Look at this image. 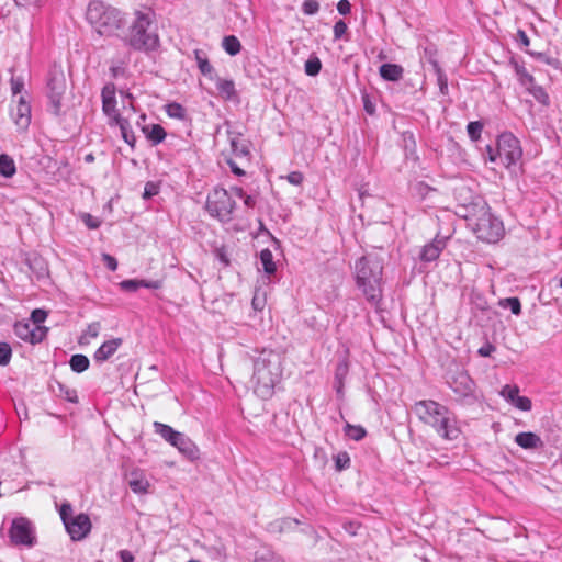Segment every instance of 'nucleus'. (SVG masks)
Returning a JSON list of instances; mask_svg holds the SVG:
<instances>
[{
	"instance_id": "obj_34",
	"label": "nucleus",
	"mask_w": 562,
	"mask_h": 562,
	"mask_svg": "<svg viewBox=\"0 0 562 562\" xmlns=\"http://www.w3.org/2000/svg\"><path fill=\"white\" fill-rule=\"evenodd\" d=\"M260 262L265 272L272 274L276 272V263L273 261V255L269 249H262L260 251Z\"/></svg>"
},
{
	"instance_id": "obj_7",
	"label": "nucleus",
	"mask_w": 562,
	"mask_h": 562,
	"mask_svg": "<svg viewBox=\"0 0 562 562\" xmlns=\"http://www.w3.org/2000/svg\"><path fill=\"white\" fill-rule=\"evenodd\" d=\"M487 159L496 164L499 161L507 169L515 168L522 157L519 139L512 133H503L498 136L496 148L486 147Z\"/></svg>"
},
{
	"instance_id": "obj_28",
	"label": "nucleus",
	"mask_w": 562,
	"mask_h": 562,
	"mask_svg": "<svg viewBox=\"0 0 562 562\" xmlns=\"http://www.w3.org/2000/svg\"><path fill=\"white\" fill-rule=\"evenodd\" d=\"M16 172L14 160L7 154L0 155V175L4 178H12Z\"/></svg>"
},
{
	"instance_id": "obj_19",
	"label": "nucleus",
	"mask_w": 562,
	"mask_h": 562,
	"mask_svg": "<svg viewBox=\"0 0 562 562\" xmlns=\"http://www.w3.org/2000/svg\"><path fill=\"white\" fill-rule=\"evenodd\" d=\"M172 447L177 448L178 451L187 459L194 461L200 458V450L198 446L184 434L180 432L176 437Z\"/></svg>"
},
{
	"instance_id": "obj_42",
	"label": "nucleus",
	"mask_w": 562,
	"mask_h": 562,
	"mask_svg": "<svg viewBox=\"0 0 562 562\" xmlns=\"http://www.w3.org/2000/svg\"><path fill=\"white\" fill-rule=\"evenodd\" d=\"M336 470L342 471L350 467V457L348 452L340 451L334 457Z\"/></svg>"
},
{
	"instance_id": "obj_64",
	"label": "nucleus",
	"mask_w": 562,
	"mask_h": 562,
	"mask_svg": "<svg viewBox=\"0 0 562 562\" xmlns=\"http://www.w3.org/2000/svg\"><path fill=\"white\" fill-rule=\"evenodd\" d=\"M518 34H519V37L521 40V43L524 45L528 46L529 45V38H528L527 34L524 31H519Z\"/></svg>"
},
{
	"instance_id": "obj_15",
	"label": "nucleus",
	"mask_w": 562,
	"mask_h": 562,
	"mask_svg": "<svg viewBox=\"0 0 562 562\" xmlns=\"http://www.w3.org/2000/svg\"><path fill=\"white\" fill-rule=\"evenodd\" d=\"M499 394L506 402L520 411L528 412L531 409V401L527 396L519 395L517 385L506 384Z\"/></svg>"
},
{
	"instance_id": "obj_44",
	"label": "nucleus",
	"mask_w": 562,
	"mask_h": 562,
	"mask_svg": "<svg viewBox=\"0 0 562 562\" xmlns=\"http://www.w3.org/2000/svg\"><path fill=\"white\" fill-rule=\"evenodd\" d=\"M12 357V349L9 344L0 342V366H7Z\"/></svg>"
},
{
	"instance_id": "obj_12",
	"label": "nucleus",
	"mask_w": 562,
	"mask_h": 562,
	"mask_svg": "<svg viewBox=\"0 0 562 562\" xmlns=\"http://www.w3.org/2000/svg\"><path fill=\"white\" fill-rule=\"evenodd\" d=\"M9 537L18 546L33 547L35 542L31 522L25 518H16L12 521Z\"/></svg>"
},
{
	"instance_id": "obj_48",
	"label": "nucleus",
	"mask_w": 562,
	"mask_h": 562,
	"mask_svg": "<svg viewBox=\"0 0 562 562\" xmlns=\"http://www.w3.org/2000/svg\"><path fill=\"white\" fill-rule=\"evenodd\" d=\"M10 85H11L12 94L18 95L22 92V90L24 88V80L22 77L12 76V78L10 80Z\"/></svg>"
},
{
	"instance_id": "obj_56",
	"label": "nucleus",
	"mask_w": 562,
	"mask_h": 562,
	"mask_svg": "<svg viewBox=\"0 0 562 562\" xmlns=\"http://www.w3.org/2000/svg\"><path fill=\"white\" fill-rule=\"evenodd\" d=\"M535 56H536L539 60H541V61H543V63H546V64H548V65H550V66H553V67H555V68H557V67H558V65H559V60H558L557 58L549 57V56H547V55H546V54H543V53H537V54H535Z\"/></svg>"
},
{
	"instance_id": "obj_62",
	"label": "nucleus",
	"mask_w": 562,
	"mask_h": 562,
	"mask_svg": "<svg viewBox=\"0 0 562 562\" xmlns=\"http://www.w3.org/2000/svg\"><path fill=\"white\" fill-rule=\"evenodd\" d=\"M228 165L235 175L243 176L245 173L244 170L240 169L234 161L228 160Z\"/></svg>"
},
{
	"instance_id": "obj_1",
	"label": "nucleus",
	"mask_w": 562,
	"mask_h": 562,
	"mask_svg": "<svg viewBox=\"0 0 562 562\" xmlns=\"http://www.w3.org/2000/svg\"><path fill=\"white\" fill-rule=\"evenodd\" d=\"M414 413L426 425L431 426L443 439L456 440L461 434L456 415L445 405L432 401L416 402Z\"/></svg>"
},
{
	"instance_id": "obj_21",
	"label": "nucleus",
	"mask_w": 562,
	"mask_h": 562,
	"mask_svg": "<svg viewBox=\"0 0 562 562\" xmlns=\"http://www.w3.org/2000/svg\"><path fill=\"white\" fill-rule=\"evenodd\" d=\"M515 442L524 449H537L542 446L541 438L533 432H519L515 437Z\"/></svg>"
},
{
	"instance_id": "obj_49",
	"label": "nucleus",
	"mask_w": 562,
	"mask_h": 562,
	"mask_svg": "<svg viewBox=\"0 0 562 562\" xmlns=\"http://www.w3.org/2000/svg\"><path fill=\"white\" fill-rule=\"evenodd\" d=\"M138 289L139 288H146V289H153L158 290L162 286L161 280H138L137 279Z\"/></svg>"
},
{
	"instance_id": "obj_54",
	"label": "nucleus",
	"mask_w": 562,
	"mask_h": 562,
	"mask_svg": "<svg viewBox=\"0 0 562 562\" xmlns=\"http://www.w3.org/2000/svg\"><path fill=\"white\" fill-rule=\"evenodd\" d=\"M102 259H103L104 265L106 266V268L110 271H115L117 269V261L111 255L104 254Z\"/></svg>"
},
{
	"instance_id": "obj_29",
	"label": "nucleus",
	"mask_w": 562,
	"mask_h": 562,
	"mask_svg": "<svg viewBox=\"0 0 562 562\" xmlns=\"http://www.w3.org/2000/svg\"><path fill=\"white\" fill-rule=\"evenodd\" d=\"M69 366L74 372L82 373L89 368L90 361L87 356L77 353L71 356Z\"/></svg>"
},
{
	"instance_id": "obj_50",
	"label": "nucleus",
	"mask_w": 562,
	"mask_h": 562,
	"mask_svg": "<svg viewBox=\"0 0 562 562\" xmlns=\"http://www.w3.org/2000/svg\"><path fill=\"white\" fill-rule=\"evenodd\" d=\"M348 26L342 20L337 21L334 25V38H341L346 34Z\"/></svg>"
},
{
	"instance_id": "obj_35",
	"label": "nucleus",
	"mask_w": 562,
	"mask_h": 562,
	"mask_svg": "<svg viewBox=\"0 0 562 562\" xmlns=\"http://www.w3.org/2000/svg\"><path fill=\"white\" fill-rule=\"evenodd\" d=\"M345 435L355 441H360L366 437L367 431L360 425H351L347 423L345 426Z\"/></svg>"
},
{
	"instance_id": "obj_11",
	"label": "nucleus",
	"mask_w": 562,
	"mask_h": 562,
	"mask_svg": "<svg viewBox=\"0 0 562 562\" xmlns=\"http://www.w3.org/2000/svg\"><path fill=\"white\" fill-rule=\"evenodd\" d=\"M452 392L462 401L475 400V383L467 372H458L448 380Z\"/></svg>"
},
{
	"instance_id": "obj_18",
	"label": "nucleus",
	"mask_w": 562,
	"mask_h": 562,
	"mask_svg": "<svg viewBox=\"0 0 562 562\" xmlns=\"http://www.w3.org/2000/svg\"><path fill=\"white\" fill-rule=\"evenodd\" d=\"M448 237L436 236L429 244L425 245L420 251V260L424 262L435 261L447 246Z\"/></svg>"
},
{
	"instance_id": "obj_17",
	"label": "nucleus",
	"mask_w": 562,
	"mask_h": 562,
	"mask_svg": "<svg viewBox=\"0 0 562 562\" xmlns=\"http://www.w3.org/2000/svg\"><path fill=\"white\" fill-rule=\"evenodd\" d=\"M126 480L131 491L137 495H145L149 492L150 483L144 470L135 468L126 474Z\"/></svg>"
},
{
	"instance_id": "obj_32",
	"label": "nucleus",
	"mask_w": 562,
	"mask_h": 562,
	"mask_svg": "<svg viewBox=\"0 0 562 562\" xmlns=\"http://www.w3.org/2000/svg\"><path fill=\"white\" fill-rule=\"evenodd\" d=\"M514 65V69H515V72H516V76L518 78V81L519 83L527 88L529 85H531L533 81H535V78L532 77V75H530L527 69L525 68L524 65L515 61L513 63Z\"/></svg>"
},
{
	"instance_id": "obj_58",
	"label": "nucleus",
	"mask_w": 562,
	"mask_h": 562,
	"mask_svg": "<svg viewBox=\"0 0 562 562\" xmlns=\"http://www.w3.org/2000/svg\"><path fill=\"white\" fill-rule=\"evenodd\" d=\"M241 200H243L245 206L248 207V209H254L255 205H256V198L252 196V195H249L247 193L244 194Z\"/></svg>"
},
{
	"instance_id": "obj_47",
	"label": "nucleus",
	"mask_w": 562,
	"mask_h": 562,
	"mask_svg": "<svg viewBox=\"0 0 562 562\" xmlns=\"http://www.w3.org/2000/svg\"><path fill=\"white\" fill-rule=\"evenodd\" d=\"M81 220L86 226L90 229H97L101 225V221L98 217L92 216L89 213H83Z\"/></svg>"
},
{
	"instance_id": "obj_9",
	"label": "nucleus",
	"mask_w": 562,
	"mask_h": 562,
	"mask_svg": "<svg viewBox=\"0 0 562 562\" xmlns=\"http://www.w3.org/2000/svg\"><path fill=\"white\" fill-rule=\"evenodd\" d=\"M236 203L227 190L215 188L209 193L205 209L207 213L221 222H229Z\"/></svg>"
},
{
	"instance_id": "obj_30",
	"label": "nucleus",
	"mask_w": 562,
	"mask_h": 562,
	"mask_svg": "<svg viewBox=\"0 0 562 562\" xmlns=\"http://www.w3.org/2000/svg\"><path fill=\"white\" fill-rule=\"evenodd\" d=\"M222 47L228 55L236 56L241 49V44L235 35H227L222 41Z\"/></svg>"
},
{
	"instance_id": "obj_6",
	"label": "nucleus",
	"mask_w": 562,
	"mask_h": 562,
	"mask_svg": "<svg viewBox=\"0 0 562 562\" xmlns=\"http://www.w3.org/2000/svg\"><path fill=\"white\" fill-rule=\"evenodd\" d=\"M464 217L468 226L479 239L486 243H496L503 237V223L490 212L486 203L482 202L477 205V213L464 215Z\"/></svg>"
},
{
	"instance_id": "obj_53",
	"label": "nucleus",
	"mask_w": 562,
	"mask_h": 562,
	"mask_svg": "<svg viewBox=\"0 0 562 562\" xmlns=\"http://www.w3.org/2000/svg\"><path fill=\"white\" fill-rule=\"evenodd\" d=\"M255 562H279L276 555L271 552L258 553L255 558Z\"/></svg>"
},
{
	"instance_id": "obj_4",
	"label": "nucleus",
	"mask_w": 562,
	"mask_h": 562,
	"mask_svg": "<svg viewBox=\"0 0 562 562\" xmlns=\"http://www.w3.org/2000/svg\"><path fill=\"white\" fill-rule=\"evenodd\" d=\"M86 19L100 36H116L126 24L121 10L99 0L89 2Z\"/></svg>"
},
{
	"instance_id": "obj_60",
	"label": "nucleus",
	"mask_w": 562,
	"mask_h": 562,
	"mask_svg": "<svg viewBox=\"0 0 562 562\" xmlns=\"http://www.w3.org/2000/svg\"><path fill=\"white\" fill-rule=\"evenodd\" d=\"M119 555L122 562H134L133 554L127 550H121Z\"/></svg>"
},
{
	"instance_id": "obj_14",
	"label": "nucleus",
	"mask_w": 562,
	"mask_h": 562,
	"mask_svg": "<svg viewBox=\"0 0 562 562\" xmlns=\"http://www.w3.org/2000/svg\"><path fill=\"white\" fill-rule=\"evenodd\" d=\"M225 125L227 126V136L232 153L236 157L247 158L250 155L249 142L243 136L241 132L233 130L228 122H226Z\"/></svg>"
},
{
	"instance_id": "obj_59",
	"label": "nucleus",
	"mask_w": 562,
	"mask_h": 562,
	"mask_svg": "<svg viewBox=\"0 0 562 562\" xmlns=\"http://www.w3.org/2000/svg\"><path fill=\"white\" fill-rule=\"evenodd\" d=\"M363 108L368 114H373L375 112L374 104L370 101V99L366 95L363 97Z\"/></svg>"
},
{
	"instance_id": "obj_37",
	"label": "nucleus",
	"mask_w": 562,
	"mask_h": 562,
	"mask_svg": "<svg viewBox=\"0 0 562 562\" xmlns=\"http://www.w3.org/2000/svg\"><path fill=\"white\" fill-rule=\"evenodd\" d=\"M166 113L169 117L184 120L186 109L177 102H171L166 105Z\"/></svg>"
},
{
	"instance_id": "obj_63",
	"label": "nucleus",
	"mask_w": 562,
	"mask_h": 562,
	"mask_svg": "<svg viewBox=\"0 0 562 562\" xmlns=\"http://www.w3.org/2000/svg\"><path fill=\"white\" fill-rule=\"evenodd\" d=\"M123 70L124 69L122 67H120V66H112L110 68L111 75L114 78H117L119 76H121L123 74Z\"/></svg>"
},
{
	"instance_id": "obj_10",
	"label": "nucleus",
	"mask_w": 562,
	"mask_h": 562,
	"mask_svg": "<svg viewBox=\"0 0 562 562\" xmlns=\"http://www.w3.org/2000/svg\"><path fill=\"white\" fill-rule=\"evenodd\" d=\"M66 91V78L60 67H54L48 72L47 95L49 99L50 112L58 116L61 113L63 97Z\"/></svg>"
},
{
	"instance_id": "obj_22",
	"label": "nucleus",
	"mask_w": 562,
	"mask_h": 562,
	"mask_svg": "<svg viewBox=\"0 0 562 562\" xmlns=\"http://www.w3.org/2000/svg\"><path fill=\"white\" fill-rule=\"evenodd\" d=\"M380 76L387 81H398L403 77L404 69L397 64H383L379 69Z\"/></svg>"
},
{
	"instance_id": "obj_31",
	"label": "nucleus",
	"mask_w": 562,
	"mask_h": 562,
	"mask_svg": "<svg viewBox=\"0 0 562 562\" xmlns=\"http://www.w3.org/2000/svg\"><path fill=\"white\" fill-rule=\"evenodd\" d=\"M526 90L541 104L548 105L549 104V95L546 92V90L536 83L533 81L531 85H529Z\"/></svg>"
},
{
	"instance_id": "obj_2",
	"label": "nucleus",
	"mask_w": 562,
	"mask_h": 562,
	"mask_svg": "<svg viewBox=\"0 0 562 562\" xmlns=\"http://www.w3.org/2000/svg\"><path fill=\"white\" fill-rule=\"evenodd\" d=\"M282 374L280 355L272 350H262L254 362L251 383L254 393L268 400L274 393V386Z\"/></svg>"
},
{
	"instance_id": "obj_61",
	"label": "nucleus",
	"mask_w": 562,
	"mask_h": 562,
	"mask_svg": "<svg viewBox=\"0 0 562 562\" xmlns=\"http://www.w3.org/2000/svg\"><path fill=\"white\" fill-rule=\"evenodd\" d=\"M228 193L232 195V199L234 196L241 199L246 192L240 187H232Z\"/></svg>"
},
{
	"instance_id": "obj_45",
	"label": "nucleus",
	"mask_w": 562,
	"mask_h": 562,
	"mask_svg": "<svg viewBox=\"0 0 562 562\" xmlns=\"http://www.w3.org/2000/svg\"><path fill=\"white\" fill-rule=\"evenodd\" d=\"M302 11L305 15H314L319 11V3L316 0H305L302 3Z\"/></svg>"
},
{
	"instance_id": "obj_33",
	"label": "nucleus",
	"mask_w": 562,
	"mask_h": 562,
	"mask_svg": "<svg viewBox=\"0 0 562 562\" xmlns=\"http://www.w3.org/2000/svg\"><path fill=\"white\" fill-rule=\"evenodd\" d=\"M101 330V324L99 322H93L89 324L81 335L79 339V344H90L91 339H94L99 336Z\"/></svg>"
},
{
	"instance_id": "obj_40",
	"label": "nucleus",
	"mask_w": 562,
	"mask_h": 562,
	"mask_svg": "<svg viewBox=\"0 0 562 562\" xmlns=\"http://www.w3.org/2000/svg\"><path fill=\"white\" fill-rule=\"evenodd\" d=\"M32 325L29 323L18 322L14 324V334L25 342H29Z\"/></svg>"
},
{
	"instance_id": "obj_26",
	"label": "nucleus",
	"mask_w": 562,
	"mask_h": 562,
	"mask_svg": "<svg viewBox=\"0 0 562 562\" xmlns=\"http://www.w3.org/2000/svg\"><path fill=\"white\" fill-rule=\"evenodd\" d=\"M154 429L155 432L158 434L162 439H165L167 442H169L171 446L176 440V437L180 434L179 431L175 430L169 425L155 422L154 423Z\"/></svg>"
},
{
	"instance_id": "obj_55",
	"label": "nucleus",
	"mask_w": 562,
	"mask_h": 562,
	"mask_svg": "<svg viewBox=\"0 0 562 562\" xmlns=\"http://www.w3.org/2000/svg\"><path fill=\"white\" fill-rule=\"evenodd\" d=\"M337 10H338L339 14L347 15L351 11V4L348 0H340L337 3Z\"/></svg>"
},
{
	"instance_id": "obj_38",
	"label": "nucleus",
	"mask_w": 562,
	"mask_h": 562,
	"mask_svg": "<svg viewBox=\"0 0 562 562\" xmlns=\"http://www.w3.org/2000/svg\"><path fill=\"white\" fill-rule=\"evenodd\" d=\"M304 69H305V74L307 76L314 77V76L318 75L322 69V63H321L319 58L317 56H311L305 61Z\"/></svg>"
},
{
	"instance_id": "obj_39",
	"label": "nucleus",
	"mask_w": 562,
	"mask_h": 562,
	"mask_svg": "<svg viewBox=\"0 0 562 562\" xmlns=\"http://www.w3.org/2000/svg\"><path fill=\"white\" fill-rule=\"evenodd\" d=\"M499 305L504 308H509L514 315H520L521 313V303L518 297L501 300Z\"/></svg>"
},
{
	"instance_id": "obj_16",
	"label": "nucleus",
	"mask_w": 562,
	"mask_h": 562,
	"mask_svg": "<svg viewBox=\"0 0 562 562\" xmlns=\"http://www.w3.org/2000/svg\"><path fill=\"white\" fill-rule=\"evenodd\" d=\"M11 116L20 131H25L31 123V105L20 95L16 105L11 110Z\"/></svg>"
},
{
	"instance_id": "obj_25",
	"label": "nucleus",
	"mask_w": 562,
	"mask_h": 562,
	"mask_svg": "<svg viewBox=\"0 0 562 562\" xmlns=\"http://www.w3.org/2000/svg\"><path fill=\"white\" fill-rule=\"evenodd\" d=\"M194 57H195V61L198 64L199 70L205 77H209L210 79H213L214 68L210 64V61H209V59L206 57V54L204 52L200 50V49H195L194 50Z\"/></svg>"
},
{
	"instance_id": "obj_23",
	"label": "nucleus",
	"mask_w": 562,
	"mask_h": 562,
	"mask_svg": "<svg viewBox=\"0 0 562 562\" xmlns=\"http://www.w3.org/2000/svg\"><path fill=\"white\" fill-rule=\"evenodd\" d=\"M142 131L153 145L160 144L167 135L165 128L159 124L144 125Z\"/></svg>"
},
{
	"instance_id": "obj_20",
	"label": "nucleus",
	"mask_w": 562,
	"mask_h": 562,
	"mask_svg": "<svg viewBox=\"0 0 562 562\" xmlns=\"http://www.w3.org/2000/svg\"><path fill=\"white\" fill-rule=\"evenodd\" d=\"M122 345L121 338H113L104 341L94 352L93 359L97 362H104L109 360Z\"/></svg>"
},
{
	"instance_id": "obj_27",
	"label": "nucleus",
	"mask_w": 562,
	"mask_h": 562,
	"mask_svg": "<svg viewBox=\"0 0 562 562\" xmlns=\"http://www.w3.org/2000/svg\"><path fill=\"white\" fill-rule=\"evenodd\" d=\"M216 88L222 98L231 100L236 94L235 83L229 79L216 78Z\"/></svg>"
},
{
	"instance_id": "obj_5",
	"label": "nucleus",
	"mask_w": 562,
	"mask_h": 562,
	"mask_svg": "<svg viewBox=\"0 0 562 562\" xmlns=\"http://www.w3.org/2000/svg\"><path fill=\"white\" fill-rule=\"evenodd\" d=\"M154 12L136 11L128 33L123 38L125 45L135 50L151 52L159 46V36L153 27Z\"/></svg>"
},
{
	"instance_id": "obj_24",
	"label": "nucleus",
	"mask_w": 562,
	"mask_h": 562,
	"mask_svg": "<svg viewBox=\"0 0 562 562\" xmlns=\"http://www.w3.org/2000/svg\"><path fill=\"white\" fill-rule=\"evenodd\" d=\"M114 126H117L121 131L122 138L126 144H128L132 148L135 147L136 137L134 135L133 128L127 119L122 117L114 122Z\"/></svg>"
},
{
	"instance_id": "obj_57",
	"label": "nucleus",
	"mask_w": 562,
	"mask_h": 562,
	"mask_svg": "<svg viewBox=\"0 0 562 562\" xmlns=\"http://www.w3.org/2000/svg\"><path fill=\"white\" fill-rule=\"evenodd\" d=\"M495 351V346L492 344H485L479 349V355L482 357H490Z\"/></svg>"
},
{
	"instance_id": "obj_52",
	"label": "nucleus",
	"mask_w": 562,
	"mask_h": 562,
	"mask_svg": "<svg viewBox=\"0 0 562 562\" xmlns=\"http://www.w3.org/2000/svg\"><path fill=\"white\" fill-rule=\"evenodd\" d=\"M286 179L291 184L300 186L304 180V176L300 171H292L286 176Z\"/></svg>"
},
{
	"instance_id": "obj_3",
	"label": "nucleus",
	"mask_w": 562,
	"mask_h": 562,
	"mask_svg": "<svg viewBox=\"0 0 562 562\" xmlns=\"http://www.w3.org/2000/svg\"><path fill=\"white\" fill-rule=\"evenodd\" d=\"M356 283L366 299L378 305L382 299L383 261L375 255H366L355 263Z\"/></svg>"
},
{
	"instance_id": "obj_51",
	"label": "nucleus",
	"mask_w": 562,
	"mask_h": 562,
	"mask_svg": "<svg viewBox=\"0 0 562 562\" xmlns=\"http://www.w3.org/2000/svg\"><path fill=\"white\" fill-rule=\"evenodd\" d=\"M120 288L126 292H135L138 290L137 279H127L120 282Z\"/></svg>"
},
{
	"instance_id": "obj_8",
	"label": "nucleus",
	"mask_w": 562,
	"mask_h": 562,
	"mask_svg": "<svg viewBox=\"0 0 562 562\" xmlns=\"http://www.w3.org/2000/svg\"><path fill=\"white\" fill-rule=\"evenodd\" d=\"M61 521L74 541L85 539L91 531L92 525L87 514H72V507L69 503H63L59 508Z\"/></svg>"
},
{
	"instance_id": "obj_46",
	"label": "nucleus",
	"mask_w": 562,
	"mask_h": 562,
	"mask_svg": "<svg viewBox=\"0 0 562 562\" xmlns=\"http://www.w3.org/2000/svg\"><path fill=\"white\" fill-rule=\"evenodd\" d=\"M159 193V184L153 181H148L145 184L143 198L145 200L151 199Z\"/></svg>"
},
{
	"instance_id": "obj_41",
	"label": "nucleus",
	"mask_w": 562,
	"mask_h": 562,
	"mask_svg": "<svg viewBox=\"0 0 562 562\" xmlns=\"http://www.w3.org/2000/svg\"><path fill=\"white\" fill-rule=\"evenodd\" d=\"M483 131V124L479 121L470 122L467 126V132L471 140L476 142L480 139Z\"/></svg>"
},
{
	"instance_id": "obj_36",
	"label": "nucleus",
	"mask_w": 562,
	"mask_h": 562,
	"mask_svg": "<svg viewBox=\"0 0 562 562\" xmlns=\"http://www.w3.org/2000/svg\"><path fill=\"white\" fill-rule=\"evenodd\" d=\"M47 334L48 328L46 326L32 325L29 342L32 345L40 344L46 338Z\"/></svg>"
},
{
	"instance_id": "obj_13",
	"label": "nucleus",
	"mask_w": 562,
	"mask_h": 562,
	"mask_svg": "<svg viewBox=\"0 0 562 562\" xmlns=\"http://www.w3.org/2000/svg\"><path fill=\"white\" fill-rule=\"evenodd\" d=\"M115 93L116 88L115 85L112 82L106 83L101 91L102 112L108 117V124L111 127L114 126L115 121L123 117L116 109Z\"/></svg>"
},
{
	"instance_id": "obj_43",
	"label": "nucleus",
	"mask_w": 562,
	"mask_h": 562,
	"mask_svg": "<svg viewBox=\"0 0 562 562\" xmlns=\"http://www.w3.org/2000/svg\"><path fill=\"white\" fill-rule=\"evenodd\" d=\"M47 315V312L43 308L33 310L31 313V321L33 323L32 325L43 326L42 324L46 321Z\"/></svg>"
}]
</instances>
